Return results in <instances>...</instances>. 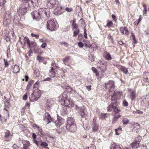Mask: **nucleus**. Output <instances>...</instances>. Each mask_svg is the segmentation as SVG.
Segmentation results:
<instances>
[{
	"label": "nucleus",
	"mask_w": 149,
	"mask_h": 149,
	"mask_svg": "<svg viewBox=\"0 0 149 149\" xmlns=\"http://www.w3.org/2000/svg\"><path fill=\"white\" fill-rule=\"evenodd\" d=\"M68 124L66 125V128L67 131L74 133L77 130V127L76 125L72 123L74 121L73 118H69L67 120Z\"/></svg>",
	"instance_id": "obj_1"
},
{
	"label": "nucleus",
	"mask_w": 149,
	"mask_h": 149,
	"mask_svg": "<svg viewBox=\"0 0 149 149\" xmlns=\"http://www.w3.org/2000/svg\"><path fill=\"white\" fill-rule=\"evenodd\" d=\"M47 28L51 31H54L57 30L58 28V25L54 19H50L47 22Z\"/></svg>",
	"instance_id": "obj_2"
},
{
	"label": "nucleus",
	"mask_w": 149,
	"mask_h": 149,
	"mask_svg": "<svg viewBox=\"0 0 149 149\" xmlns=\"http://www.w3.org/2000/svg\"><path fill=\"white\" fill-rule=\"evenodd\" d=\"M63 98L61 99V101L64 102V105L66 107L69 108L73 107L74 106V103L72 100L68 99V96L64 95V96L62 95Z\"/></svg>",
	"instance_id": "obj_3"
},
{
	"label": "nucleus",
	"mask_w": 149,
	"mask_h": 149,
	"mask_svg": "<svg viewBox=\"0 0 149 149\" xmlns=\"http://www.w3.org/2000/svg\"><path fill=\"white\" fill-rule=\"evenodd\" d=\"M47 6L49 8L54 6L56 8L59 7V9H61L62 7H60V5L58 1L56 0H47Z\"/></svg>",
	"instance_id": "obj_4"
},
{
	"label": "nucleus",
	"mask_w": 149,
	"mask_h": 149,
	"mask_svg": "<svg viewBox=\"0 0 149 149\" xmlns=\"http://www.w3.org/2000/svg\"><path fill=\"white\" fill-rule=\"evenodd\" d=\"M107 63L105 61H101L97 64L98 69L101 73L104 72L107 70Z\"/></svg>",
	"instance_id": "obj_5"
},
{
	"label": "nucleus",
	"mask_w": 149,
	"mask_h": 149,
	"mask_svg": "<svg viewBox=\"0 0 149 149\" xmlns=\"http://www.w3.org/2000/svg\"><path fill=\"white\" fill-rule=\"evenodd\" d=\"M141 140V136H137L131 144V147L134 149L138 148L139 146V143Z\"/></svg>",
	"instance_id": "obj_6"
},
{
	"label": "nucleus",
	"mask_w": 149,
	"mask_h": 149,
	"mask_svg": "<svg viewBox=\"0 0 149 149\" xmlns=\"http://www.w3.org/2000/svg\"><path fill=\"white\" fill-rule=\"evenodd\" d=\"M27 11L26 7L24 5L22 4L17 10L18 15L20 16L24 14Z\"/></svg>",
	"instance_id": "obj_7"
},
{
	"label": "nucleus",
	"mask_w": 149,
	"mask_h": 149,
	"mask_svg": "<svg viewBox=\"0 0 149 149\" xmlns=\"http://www.w3.org/2000/svg\"><path fill=\"white\" fill-rule=\"evenodd\" d=\"M76 109L77 110H79V114L82 118H84L85 116L86 113V109L84 106H82L81 107H78V106L76 105Z\"/></svg>",
	"instance_id": "obj_8"
},
{
	"label": "nucleus",
	"mask_w": 149,
	"mask_h": 149,
	"mask_svg": "<svg viewBox=\"0 0 149 149\" xmlns=\"http://www.w3.org/2000/svg\"><path fill=\"white\" fill-rule=\"evenodd\" d=\"M11 18V15L9 14L6 13L3 20V24L5 25L9 24L10 23Z\"/></svg>",
	"instance_id": "obj_9"
},
{
	"label": "nucleus",
	"mask_w": 149,
	"mask_h": 149,
	"mask_svg": "<svg viewBox=\"0 0 149 149\" xmlns=\"http://www.w3.org/2000/svg\"><path fill=\"white\" fill-rule=\"evenodd\" d=\"M43 120L48 124L52 121V118L50 115L47 113H45L43 115Z\"/></svg>",
	"instance_id": "obj_10"
},
{
	"label": "nucleus",
	"mask_w": 149,
	"mask_h": 149,
	"mask_svg": "<svg viewBox=\"0 0 149 149\" xmlns=\"http://www.w3.org/2000/svg\"><path fill=\"white\" fill-rule=\"evenodd\" d=\"M31 15L33 19L36 21H39L41 18V15L37 11H34L31 13Z\"/></svg>",
	"instance_id": "obj_11"
},
{
	"label": "nucleus",
	"mask_w": 149,
	"mask_h": 149,
	"mask_svg": "<svg viewBox=\"0 0 149 149\" xmlns=\"http://www.w3.org/2000/svg\"><path fill=\"white\" fill-rule=\"evenodd\" d=\"M114 82L112 81H109L105 84V87L106 88H112L114 87Z\"/></svg>",
	"instance_id": "obj_12"
},
{
	"label": "nucleus",
	"mask_w": 149,
	"mask_h": 149,
	"mask_svg": "<svg viewBox=\"0 0 149 149\" xmlns=\"http://www.w3.org/2000/svg\"><path fill=\"white\" fill-rule=\"evenodd\" d=\"M20 1L24 3H28L29 6H31L32 4H33L34 3H36L38 0H19Z\"/></svg>",
	"instance_id": "obj_13"
},
{
	"label": "nucleus",
	"mask_w": 149,
	"mask_h": 149,
	"mask_svg": "<svg viewBox=\"0 0 149 149\" xmlns=\"http://www.w3.org/2000/svg\"><path fill=\"white\" fill-rule=\"evenodd\" d=\"M95 120H96L94 119L92 122L93 124L92 127V130L94 132H97L98 130V126L96 124Z\"/></svg>",
	"instance_id": "obj_14"
},
{
	"label": "nucleus",
	"mask_w": 149,
	"mask_h": 149,
	"mask_svg": "<svg viewBox=\"0 0 149 149\" xmlns=\"http://www.w3.org/2000/svg\"><path fill=\"white\" fill-rule=\"evenodd\" d=\"M12 136V135L11 134L10 132L9 131H7L5 132V134L4 137L5 138L6 140L7 141L10 140L11 139V137Z\"/></svg>",
	"instance_id": "obj_15"
},
{
	"label": "nucleus",
	"mask_w": 149,
	"mask_h": 149,
	"mask_svg": "<svg viewBox=\"0 0 149 149\" xmlns=\"http://www.w3.org/2000/svg\"><path fill=\"white\" fill-rule=\"evenodd\" d=\"M54 123L56 126L59 127L64 123V120L61 118H58Z\"/></svg>",
	"instance_id": "obj_16"
},
{
	"label": "nucleus",
	"mask_w": 149,
	"mask_h": 149,
	"mask_svg": "<svg viewBox=\"0 0 149 149\" xmlns=\"http://www.w3.org/2000/svg\"><path fill=\"white\" fill-rule=\"evenodd\" d=\"M120 33L123 34H125L126 35H128L129 33L126 27L120 28Z\"/></svg>",
	"instance_id": "obj_17"
},
{
	"label": "nucleus",
	"mask_w": 149,
	"mask_h": 149,
	"mask_svg": "<svg viewBox=\"0 0 149 149\" xmlns=\"http://www.w3.org/2000/svg\"><path fill=\"white\" fill-rule=\"evenodd\" d=\"M116 107L115 103H112L109 105L107 107V111H112L114 110V108Z\"/></svg>",
	"instance_id": "obj_18"
},
{
	"label": "nucleus",
	"mask_w": 149,
	"mask_h": 149,
	"mask_svg": "<svg viewBox=\"0 0 149 149\" xmlns=\"http://www.w3.org/2000/svg\"><path fill=\"white\" fill-rule=\"evenodd\" d=\"M24 46L25 45L26 42L27 44H28V47L29 48H31V44L32 43H34V42H31V43L30 42V40L27 37L25 36L24 38Z\"/></svg>",
	"instance_id": "obj_19"
},
{
	"label": "nucleus",
	"mask_w": 149,
	"mask_h": 149,
	"mask_svg": "<svg viewBox=\"0 0 149 149\" xmlns=\"http://www.w3.org/2000/svg\"><path fill=\"white\" fill-rule=\"evenodd\" d=\"M34 95H35L38 99L40 97L41 95V93L40 91L38 89H35L32 93Z\"/></svg>",
	"instance_id": "obj_20"
},
{
	"label": "nucleus",
	"mask_w": 149,
	"mask_h": 149,
	"mask_svg": "<svg viewBox=\"0 0 149 149\" xmlns=\"http://www.w3.org/2000/svg\"><path fill=\"white\" fill-rule=\"evenodd\" d=\"M22 143L24 146L23 148H29L31 145L29 142L26 140H23Z\"/></svg>",
	"instance_id": "obj_21"
},
{
	"label": "nucleus",
	"mask_w": 149,
	"mask_h": 149,
	"mask_svg": "<svg viewBox=\"0 0 149 149\" xmlns=\"http://www.w3.org/2000/svg\"><path fill=\"white\" fill-rule=\"evenodd\" d=\"M143 81L145 82L149 81V72H147L144 73L143 75Z\"/></svg>",
	"instance_id": "obj_22"
},
{
	"label": "nucleus",
	"mask_w": 149,
	"mask_h": 149,
	"mask_svg": "<svg viewBox=\"0 0 149 149\" xmlns=\"http://www.w3.org/2000/svg\"><path fill=\"white\" fill-rule=\"evenodd\" d=\"M38 99V98L35 95H34L33 93L29 97L30 100L32 102H34L36 101Z\"/></svg>",
	"instance_id": "obj_23"
},
{
	"label": "nucleus",
	"mask_w": 149,
	"mask_h": 149,
	"mask_svg": "<svg viewBox=\"0 0 149 149\" xmlns=\"http://www.w3.org/2000/svg\"><path fill=\"white\" fill-rule=\"evenodd\" d=\"M43 15H42L44 17H49L50 16V12L48 10H45L43 11Z\"/></svg>",
	"instance_id": "obj_24"
},
{
	"label": "nucleus",
	"mask_w": 149,
	"mask_h": 149,
	"mask_svg": "<svg viewBox=\"0 0 149 149\" xmlns=\"http://www.w3.org/2000/svg\"><path fill=\"white\" fill-rule=\"evenodd\" d=\"M110 149H121V148L119 145L114 143L112 145Z\"/></svg>",
	"instance_id": "obj_25"
},
{
	"label": "nucleus",
	"mask_w": 149,
	"mask_h": 149,
	"mask_svg": "<svg viewBox=\"0 0 149 149\" xmlns=\"http://www.w3.org/2000/svg\"><path fill=\"white\" fill-rule=\"evenodd\" d=\"M104 56L108 60H110L111 59V55L109 53L105 52L104 54Z\"/></svg>",
	"instance_id": "obj_26"
},
{
	"label": "nucleus",
	"mask_w": 149,
	"mask_h": 149,
	"mask_svg": "<svg viewBox=\"0 0 149 149\" xmlns=\"http://www.w3.org/2000/svg\"><path fill=\"white\" fill-rule=\"evenodd\" d=\"M19 66L17 65H15L13 68V72L14 73H16L19 72Z\"/></svg>",
	"instance_id": "obj_27"
},
{
	"label": "nucleus",
	"mask_w": 149,
	"mask_h": 149,
	"mask_svg": "<svg viewBox=\"0 0 149 149\" xmlns=\"http://www.w3.org/2000/svg\"><path fill=\"white\" fill-rule=\"evenodd\" d=\"M113 95H112V94L110 92L109 94L111 96V100L112 101H114L116 99V96L117 95V93L116 92H115V91L113 92Z\"/></svg>",
	"instance_id": "obj_28"
},
{
	"label": "nucleus",
	"mask_w": 149,
	"mask_h": 149,
	"mask_svg": "<svg viewBox=\"0 0 149 149\" xmlns=\"http://www.w3.org/2000/svg\"><path fill=\"white\" fill-rule=\"evenodd\" d=\"M135 95L136 93L134 91H133L131 92L130 97L131 98L132 100H134L135 99L136 97Z\"/></svg>",
	"instance_id": "obj_29"
},
{
	"label": "nucleus",
	"mask_w": 149,
	"mask_h": 149,
	"mask_svg": "<svg viewBox=\"0 0 149 149\" xmlns=\"http://www.w3.org/2000/svg\"><path fill=\"white\" fill-rule=\"evenodd\" d=\"M121 70L125 74H127L128 73V71L127 69L125 67L122 66L121 68Z\"/></svg>",
	"instance_id": "obj_30"
},
{
	"label": "nucleus",
	"mask_w": 149,
	"mask_h": 149,
	"mask_svg": "<svg viewBox=\"0 0 149 149\" xmlns=\"http://www.w3.org/2000/svg\"><path fill=\"white\" fill-rule=\"evenodd\" d=\"M9 112L8 111L4 113L3 117L5 121H6L7 119L9 117Z\"/></svg>",
	"instance_id": "obj_31"
},
{
	"label": "nucleus",
	"mask_w": 149,
	"mask_h": 149,
	"mask_svg": "<svg viewBox=\"0 0 149 149\" xmlns=\"http://www.w3.org/2000/svg\"><path fill=\"white\" fill-rule=\"evenodd\" d=\"M73 30L74 31V34L73 36V37H75L79 33V29H73Z\"/></svg>",
	"instance_id": "obj_32"
},
{
	"label": "nucleus",
	"mask_w": 149,
	"mask_h": 149,
	"mask_svg": "<svg viewBox=\"0 0 149 149\" xmlns=\"http://www.w3.org/2000/svg\"><path fill=\"white\" fill-rule=\"evenodd\" d=\"M75 19L73 20V23L72 24V29H78V26L77 25L75 24Z\"/></svg>",
	"instance_id": "obj_33"
},
{
	"label": "nucleus",
	"mask_w": 149,
	"mask_h": 149,
	"mask_svg": "<svg viewBox=\"0 0 149 149\" xmlns=\"http://www.w3.org/2000/svg\"><path fill=\"white\" fill-rule=\"evenodd\" d=\"M45 10L44 9H43L42 8H40L38 9V12L39 14H40L42 16V15H43V11H44Z\"/></svg>",
	"instance_id": "obj_34"
},
{
	"label": "nucleus",
	"mask_w": 149,
	"mask_h": 149,
	"mask_svg": "<svg viewBox=\"0 0 149 149\" xmlns=\"http://www.w3.org/2000/svg\"><path fill=\"white\" fill-rule=\"evenodd\" d=\"M122 122L124 124H127L129 122V120L128 119L124 118L122 120Z\"/></svg>",
	"instance_id": "obj_35"
},
{
	"label": "nucleus",
	"mask_w": 149,
	"mask_h": 149,
	"mask_svg": "<svg viewBox=\"0 0 149 149\" xmlns=\"http://www.w3.org/2000/svg\"><path fill=\"white\" fill-rule=\"evenodd\" d=\"M40 146L43 148H46L48 146V144L45 142H42L40 144Z\"/></svg>",
	"instance_id": "obj_36"
},
{
	"label": "nucleus",
	"mask_w": 149,
	"mask_h": 149,
	"mask_svg": "<svg viewBox=\"0 0 149 149\" xmlns=\"http://www.w3.org/2000/svg\"><path fill=\"white\" fill-rule=\"evenodd\" d=\"M113 24V23L111 21H108L107 24V26L109 28L111 27Z\"/></svg>",
	"instance_id": "obj_37"
},
{
	"label": "nucleus",
	"mask_w": 149,
	"mask_h": 149,
	"mask_svg": "<svg viewBox=\"0 0 149 149\" xmlns=\"http://www.w3.org/2000/svg\"><path fill=\"white\" fill-rule=\"evenodd\" d=\"M70 56H68L66 57L65 58L63 59V61L65 64V63L67 62L70 58Z\"/></svg>",
	"instance_id": "obj_38"
},
{
	"label": "nucleus",
	"mask_w": 149,
	"mask_h": 149,
	"mask_svg": "<svg viewBox=\"0 0 149 149\" xmlns=\"http://www.w3.org/2000/svg\"><path fill=\"white\" fill-rule=\"evenodd\" d=\"M6 2V0H0V6H3Z\"/></svg>",
	"instance_id": "obj_39"
},
{
	"label": "nucleus",
	"mask_w": 149,
	"mask_h": 149,
	"mask_svg": "<svg viewBox=\"0 0 149 149\" xmlns=\"http://www.w3.org/2000/svg\"><path fill=\"white\" fill-rule=\"evenodd\" d=\"M37 60H38L39 62H42L44 60V58L43 57L38 56L37 57Z\"/></svg>",
	"instance_id": "obj_40"
},
{
	"label": "nucleus",
	"mask_w": 149,
	"mask_h": 149,
	"mask_svg": "<svg viewBox=\"0 0 149 149\" xmlns=\"http://www.w3.org/2000/svg\"><path fill=\"white\" fill-rule=\"evenodd\" d=\"M39 82L38 81H37L34 84V86H33V88H38V87L39 85Z\"/></svg>",
	"instance_id": "obj_41"
},
{
	"label": "nucleus",
	"mask_w": 149,
	"mask_h": 149,
	"mask_svg": "<svg viewBox=\"0 0 149 149\" xmlns=\"http://www.w3.org/2000/svg\"><path fill=\"white\" fill-rule=\"evenodd\" d=\"M31 84H32L31 82L29 83V84L26 87V90L27 91H28L29 90V89L31 87Z\"/></svg>",
	"instance_id": "obj_42"
},
{
	"label": "nucleus",
	"mask_w": 149,
	"mask_h": 149,
	"mask_svg": "<svg viewBox=\"0 0 149 149\" xmlns=\"http://www.w3.org/2000/svg\"><path fill=\"white\" fill-rule=\"evenodd\" d=\"M114 110L115 113H118L120 112V109L118 108H116V107L114 109Z\"/></svg>",
	"instance_id": "obj_43"
},
{
	"label": "nucleus",
	"mask_w": 149,
	"mask_h": 149,
	"mask_svg": "<svg viewBox=\"0 0 149 149\" xmlns=\"http://www.w3.org/2000/svg\"><path fill=\"white\" fill-rule=\"evenodd\" d=\"M4 64L5 65V67H7L9 65V64L8 61L4 59Z\"/></svg>",
	"instance_id": "obj_44"
},
{
	"label": "nucleus",
	"mask_w": 149,
	"mask_h": 149,
	"mask_svg": "<svg viewBox=\"0 0 149 149\" xmlns=\"http://www.w3.org/2000/svg\"><path fill=\"white\" fill-rule=\"evenodd\" d=\"M60 44L61 45H64L65 46L67 47L68 46V44L66 42H60Z\"/></svg>",
	"instance_id": "obj_45"
},
{
	"label": "nucleus",
	"mask_w": 149,
	"mask_h": 149,
	"mask_svg": "<svg viewBox=\"0 0 149 149\" xmlns=\"http://www.w3.org/2000/svg\"><path fill=\"white\" fill-rule=\"evenodd\" d=\"M88 149H96V147L94 145H92L88 147Z\"/></svg>",
	"instance_id": "obj_46"
},
{
	"label": "nucleus",
	"mask_w": 149,
	"mask_h": 149,
	"mask_svg": "<svg viewBox=\"0 0 149 149\" xmlns=\"http://www.w3.org/2000/svg\"><path fill=\"white\" fill-rule=\"evenodd\" d=\"M65 10L67 12H71L72 11V9L71 8H66Z\"/></svg>",
	"instance_id": "obj_47"
},
{
	"label": "nucleus",
	"mask_w": 149,
	"mask_h": 149,
	"mask_svg": "<svg viewBox=\"0 0 149 149\" xmlns=\"http://www.w3.org/2000/svg\"><path fill=\"white\" fill-rule=\"evenodd\" d=\"M118 119L116 118L115 116L113 118L112 121V123L113 124L115 123L116 121Z\"/></svg>",
	"instance_id": "obj_48"
},
{
	"label": "nucleus",
	"mask_w": 149,
	"mask_h": 149,
	"mask_svg": "<svg viewBox=\"0 0 149 149\" xmlns=\"http://www.w3.org/2000/svg\"><path fill=\"white\" fill-rule=\"evenodd\" d=\"M23 99L24 100H26L27 98V93H26L23 96Z\"/></svg>",
	"instance_id": "obj_49"
},
{
	"label": "nucleus",
	"mask_w": 149,
	"mask_h": 149,
	"mask_svg": "<svg viewBox=\"0 0 149 149\" xmlns=\"http://www.w3.org/2000/svg\"><path fill=\"white\" fill-rule=\"evenodd\" d=\"M31 35L32 37H35L37 39L39 38V36L38 35H36L33 33L31 34Z\"/></svg>",
	"instance_id": "obj_50"
},
{
	"label": "nucleus",
	"mask_w": 149,
	"mask_h": 149,
	"mask_svg": "<svg viewBox=\"0 0 149 149\" xmlns=\"http://www.w3.org/2000/svg\"><path fill=\"white\" fill-rule=\"evenodd\" d=\"M78 45L79 47L81 48L83 46V44L81 42H78Z\"/></svg>",
	"instance_id": "obj_51"
},
{
	"label": "nucleus",
	"mask_w": 149,
	"mask_h": 149,
	"mask_svg": "<svg viewBox=\"0 0 149 149\" xmlns=\"http://www.w3.org/2000/svg\"><path fill=\"white\" fill-rule=\"evenodd\" d=\"M86 29H84V36L85 37V38H87V34L86 33Z\"/></svg>",
	"instance_id": "obj_52"
},
{
	"label": "nucleus",
	"mask_w": 149,
	"mask_h": 149,
	"mask_svg": "<svg viewBox=\"0 0 149 149\" xmlns=\"http://www.w3.org/2000/svg\"><path fill=\"white\" fill-rule=\"evenodd\" d=\"M123 104L124 106H128V103L125 100H124L123 101Z\"/></svg>",
	"instance_id": "obj_53"
},
{
	"label": "nucleus",
	"mask_w": 149,
	"mask_h": 149,
	"mask_svg": "<svg viewBox=\"0 0 149 149\" xmlns=\"http://www.w3.org/2000/svg\"><path fill=\"white\" fill-rule=\"evenodd\" d=\"M51 73L52 74V75L50 76L52 77H53L55 76V73L54 71H50Z\"/></svg>",
	"instance_id": "obj_54"
},
{
	"label": "nucleus",
	"mask_w": 149,
	"mask_h": 149,
	"mask_svg": "<svg viewBox=\"0 0 149 149\" xmlns=\"http://www.w3.org/2000/svg\"><path fill=\"white\" fill-rule=\"evenodd\" d=\"M47 46V44L46 43H43L41 45V47L42 48H45Z\"/></svg>",
	"instance_id": "obj_55"
},
{
	"label": "nucleus",
	"mask_w": 149,
	"mask_h": 149,
	"mask_svg": "<svg viewBox=\"0 0 149 149\" xmlns=\"http://www.w3.org/2000/svg\"><path fill=\"white\" fill-rule=\"evenodd\" d=\"M111 16L113 20L116 22V21L117 19L116 18V16L115 15H112Z\"/></svg>",
	"instance_id": "obj_56"
},
{
	"label": "nucleus",
	"mask_w": 149,
	"mask_h": 149,
	"mask_svg": "<svg viewBox=\"0 0 149 149\" xmlns=\"http://www.w3.org/2000/svg\"><path fill=\"white\" fill-rule=\"evenodd\" d=\"M86 89L88 90V91H90L91 90V85L88 86H86Z\"/></svg>",
	"instance_id": "obj_57"
},
{
	"label": "nucleus",
	"mask_w": 149,
	"mask_h": 149,
	"mask_svg": "<svg viewBox=\"0 0 149 149\" xmlns=\"http://www.w3.org/2000/svg\"><path fill=\"white\" fill-rule=\"evenodd\" d=\"M147 12V10L146 9V8L145 7V9H144V11L143 12V15H146Z\"/></svg>",
	"instance_id": "obj_58"
},
{
	"label": "nucleus",
	"mask_w": 149,
	"mask_h": 149,
	"mask_svg": "<svg viewBox=\"0 0 149 149\" xmlns=\"http://www.w3.org/2000/svg\"><path fill=\"white\" fill-rule=\"evenodd\" d=\"M92 70L94 73H95V72H96L97 71V69L94 67H92Z\"/></svg>",
	"instance_id": "obj_59"
},
{
	"label": "nucleus",
	"mask_w": 149,
	"mask_h": 149,
	"mask_svg": "<svg viewBox=\"0 0 149 149\" xmlns=\"http://www.w3.org/2000/svg\"><path fill=\"white\" fill-rule=\"evenodd\" d=\"M27 54L29 56H31L32 55V52L31 51H29Z\"/></svg>",
	"instance_id": "obj_60"
},
{
	"label": "nucleus",
	"mask_w": 149,
	"mask_h": 149,
	"mask_svg": "<svg viewBox=\"0 0 149 149\" xmlns=\"http://www.w3.org/2000/svg\"><path fill=\"white\" fill-rule=\"evenodd\" d=\"M33 141L34 143H35L37 145H38V142L36 140V139H33Z\"/></svg>",
	"instance_id": "obj_61"
},
{
	"label": "nucleus",
	"mask_w": 149,
	"mask_h": 149,
	"mask_svg": "<svg viewBox=\"0 0 149 149\" xmlns=\"http://www.w3.org/2000/svg\"><path fill=\"white\" fill-rule=\"evenodd\" d=\"M13 148L15 149H18V147H17V145L14 144L13 146Z\"/></svg>",
	"instance_id": "obj_62"
},
{
	"label": "nucleus",
	"mask_w": 149,
	"mask_h": 149,
	"mask_svg": "<svg viewBox=\"0 0 149 149\" xmlns=\"http://www.w3.org/2000/svg\"><path fill=\"white\" fill-rule=\"evenodd\" d=\"M51 80V79L49 77H47L45 79L44 81H50Z\"/></svg>",
	"instance_id": "obj_63"
},
{
	"label": "nucleus",
	"mask_w": 149,
	"mask_h": 149,
	"mask_svg": "<svg viewBox=\"0 0 149 149\" xmlns=\"http://www.w3.org/2000/svg\"><path fill=\"white\" fill-rule=\"evenodd\" d=\"M106 114L104 113H102L101 114V116L103 118H106Z\"/></svg>",
	"instance_id": "obj_64"
}]
</instances>
